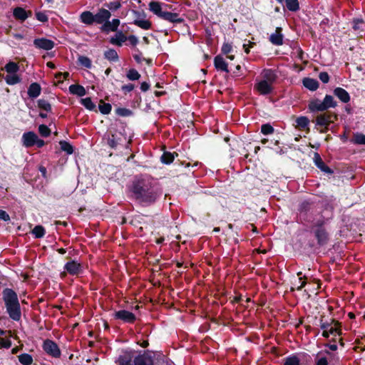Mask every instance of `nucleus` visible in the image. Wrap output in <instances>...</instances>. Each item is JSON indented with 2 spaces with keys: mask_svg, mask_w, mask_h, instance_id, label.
Segmentation results:
<instances>
[{
  "mask_svg": "<svg viewBox=\"0 0 365 365\" xmlns=\"http://www.w3.org/2000/svg\"><path fill=\"white\" fill-rule=\"evenodd\" d=\"M133 197L143 202H153L157 197L159 189L156 182L148 175L135 178L130 187Z\"/></svg>",
  "mask_w": 365,
  "mask_h": 365,
  "instance_id": "1",
  "label": "nucleus"
},
{
  "mask_svg": "<svg viewBox=\"0 0 365 365\" xmlns=\"http://www.w3.org/2000/svg\"><path fill=\"white\" fill-rule=\"evenodd\" d=\"M329 220H319L314 225H310L309 232L315 240L308 243L311 250H315L317 248L324 247L330 242L331 233L327 225Z\"/></svg>",
  "mask_w": 365,
  "mask_h": 365,
  "instance_id": "2",
  "label": "nucleus"
},
{
  "mask_svg": "<svg viewBox=\"0 0 365 365\" xmlns=\"http://www.w3.org/2000/svg\"><path fill=\"white\" fill-rule=\"evenodd\" d=\"M320 210H314L313 207H300L298 217L302 222L314 225L316 222L332 217L334 207H319Z\"/></svg>",
  "mask_w": 365,
  "mask_h": 365,
  "instance_id": "3",
  "label": "nucleus"
},
{
  "mask_svg": "<svg viewBox=\"0 0 365 365\" xmlns=\"http://www.w3.org/2000/svg\"><path fill=\"white\" fill-rule=\"evenodd\" d=\"M2 299L9 317L19 322L21 317V311L17 293L11 288H5L2 292Z\"/></svg>",
  "mask_w": 365,
  "mask_h": 365,
  "instance_id": "4",
  "label": "nucleus"
},
{
  "mask_svg": "<svg viewBox=\"0 0 365 365\" xmlns=\"http://www.w3.org/2000/svg\"><path fill=\"white\" fill-rule=\"evenodd\" d=\"M149 9L158 17L170 23L177 24L182 23L183 21V19L181 18L178 14L164 11L163 8V4L160 2H150Z\"/></svg>",
  "mask_w": 365,
  "mask_h": 365,
  "instance_id": "5",
  "label": "nucleus"
},
{
  "mask_svg": "<svg viewBox=\"0 0 365 365\" xmlns=\"http://www.w3.org/2000/svg\"><path fill=\"white\" fill-rule=\"evenodd\" d=\"M135 352L134 350H125L120 356H132V365H154V356L151 351H139L137 356H135Z\"/></svg>",
  "mask_w": 365,
  "mask_h": 365,
  "instance_id": "6",
  "label": "nucleus"
},
{
  "mask_svg": "<svg viewBox=\"0 0 365 365\" xmlns=\"http://www.w3.org/2000/svg\"><path fill=\"white\" fill-rule=\"evenodd\" d=\"M42 349L47 355L53 358L58 359L61 356V351L58 344L51 339H45L42 344Z\"/></svg>",
  "mask_w": 365,
  "mask_h": 365,
  "instance_id": "7",
  "label": "nucleus"
},
{
  "mask_svg": "<svg viewBox=\"0 0 365 365\" xmlns=\"http://www.w3.org/2000/svg\"><path fill=\"white\" fill-rule=\"evenodd\" d=\"M113 318L128 324H133L136 320L135 315L133 312L125 309L115 312L113 313Z\"/></svg>",
  "mask_w": 365,
  "mask_h": 365,
  "instance_id": "8",
  "label": "nucleus"
},
{
  "mask_svg": "<svg viewBox=\"0 0 365 365\" xmlns=\"http://www.w3.org/2000/svg\"><path fill=\"white\" fill-rule=\"evenodd\" d=\"M63 269L69 274L73 276H78L83 273V266L81 263L75 260H71L64 264Z\"/></svg>",
  "mask_w": 365,
  "mask_h": 365,
  "instance_id": "9",
  "label": "nucleus"
},
{
  "mask_svg": "<svg viewBox=\"0 0 365 365\" xmlns=\"http://www.w3.org/2000/svg\"><path fill=\"white\" fill-rule=\"evenodd\" d=\"M34 45L38 49L49 51L54 47L55 43L52 40L46 38H38L34 39Z\"/></svg>",
  "mask_w": 365,
  "mask_h": 365,
  "instance_id": "10",
  "label": "nucleus"
},
{
  "mask_svg": "<svg viewBox=\"0 0 365 365\" xmlns=\"http://www.w3.org/2000/svg\"><path fill=\"white\" fill-rule=\"evenodd\" d=\"M101 212V210H98L97 208L92 210L90 207H79L76 210V215L82 217L91 218L98 215Z\"/></svg>",
  "mask_w": 365,
  "mask_h": 365,
  "instance_id": "11",
  "label": "nucleus"
},
{
  "mask_svg": "<svg viewBox=\"0 0 365 365\" xmlns=\"http://www.w3.org/2000/svg\"><path fill=\"white\" fill-rule=\"evenodd\" d=\"M255 89L261 95L269 94L273 91L272 84L260 80L255 85Z\"/></svg>",
  "mask_w": 365,
  "mask_h": 365,
  "instance_id": "12",
  "label": "nucleus"
},
{
  "mask_svg": "<svg viewBox=\"0 0 365 365\" xmlns=\"http://www.w3.org/2000/svg\"><path fill=\"white\" fill-rule=\"evenodd\" d=\"M331 123H333L331 115L327 113L318 115L316 118V125L324 128L325 130L328 129V127Z\"/></svg>",
  "mask_w": 365,
  "mask_h": 365,
  "instance_id": "13",
  "label": "nucleus"
},
{
  "mask_svg": "<svg viewBox=\"0 0 365 365\" xmlns=\"http://www.w3.org/2000/svg\"><path fill=\"white\" fill-rule=\"evenodd\" d=\"M38 135L34 132H26L22 135V143L26 148H30L35 145Z\"/></svg>",
  "mask_w": 365,
  "mask_h": 365,
  "instance_id": "14",
  "label": "nucleus"
},
{
  "mask_svg": "<svg viewBox=\"0 0 365 365\" xmlns=\"http://www.w3.org/2000/svg\"><path fill=\"white\" fill-rule=\"evenodd\" d=\"M110 12L105 9H101L96 14L94 15L95 22L97 24L106 23L110 17Z\"/></svg>",
  "mask_w": 365,
  "mask_h": 365,
  "instance_id": "15",
  "label": "nucleus"
},
{
  "mask_svg": "<svg viewBox=\"0 0 365 365\" xmlns=\"http://www.w3.org/2000/svg\"><path fill=\"white\" fill-rule=\"evenodd\" d=\"M313 160L316 166L322 172L329 174L333 173V171L324 163L322 158L317 153H314Z\"/></svg>",
  "mask_w": 365,
  "mask_h": 365,
  "instance_id": "16",
  "label": "nucleus"
},
{
  "mask_svg": "<svg viewBox=\"0 0 365 365\" xmlns=\"http://www.w3.org/2000/svg\"><path fill=\"white\" fill-rule=\"evenodd\" d=\"M308 108L312 112H322L325 110L323 101H321L318 98L312 99L309 103Z\"/></svg>",
  "mask_w": 365,
  "mask_h": 365,
  "instance_id": "17",
  "label": "nucleus"
},
{
  "mask_svg": "<svg viewBox=\"0 0 365 365\" xmlns=\"http://www.w3.org/2000/svg\"><path fill=\"white\" fill-rule=\"evenodd\" d=\"M334 94L343 103H348L350 101L349 93L342 88H336L334 90Z\"/></svg>",
  "mask_w": 365,
  "mask_h": 365,
  "instance_id": "18",
  "label": "nucleus"
},
{
  "mask_svg": "<svg viewBox=\"0 0 365 365\" xmlns=\"http://www.w3.org/2000/svg\"><path fill=\"white\" fill-rule=\"evenodd\" d=\"M281 31V28L277 27L275 32L270 36L269 40L273 44L279 46L283 43V36Z\"/></svg>",
  "mask_w": 365,
  "mask_h": 365,
  "instance_id": "19",
  "label": "nucleus"
},
{
  "mask_svg": "<svg viewBox=\"0 0 365 365\" xmlns=\"http://www.w3.org/2000/svg\"><path fill=\"white\" fill-rule=\"evenodd\" d=\"M214 64L217 70H220L227 73L229 72L227 63L222 56H217L214 59Z\"/></svg>",
  "mask_w": 365,
  "mask_h": 365,
  "instance_id": "20",
  "label": "nucleus"
},
{
  "mask_svg": "<svg viewBox=\"0 0 365 365\" xmlns=\"http://www.w3.org/2000/svg\"><path fill=\"white\" fill-rule=\"evenodd\" d=\"M41 91L40 85L37 83H33L29 87L28 95L30 98H36L40 95Z\"/></svg>",
  "mask_w": 365,
  "mask_h": 365,
  "instance_id": "21",
  "label": "nucleus"
},
{
  "mask_svg": "<svg viewBox=\"0 0 365 365\" xmlns=\"http://www.w3.org/2000/svg\"><path fill=\"white\" fill-rule=\"evenodd\" d=\"M80 20L85 24L91 25L95 22V17L91 11H86L81 13Z\"/></svg>",
  "mask_w": 365,
  "mask_h": 365,
  "instance_id": "22",
  "label": "nucleus"
},
{
  "mask_svg": "<svg viewBox=\"0 0 365 365\" xmlns=\"http://www.w3.org/2000/svg\"><path fill=\"white\" fill-rule=\"evenodd\" d=\"M120 25V21L117 19H113L111 21L108 20L103 24V29L104 31H115L118 29V27Z\"/></svg>",
  "mask_w": 365,
  "mask_h": 365,
  "instance_id": "23",
  "label": "nucleus"
},
{
  "mask_svg": "<svg viewBox=\"0 0 365 365\" xmlns=\"http://www.w3.org/2000/svg\"><path fill=\"white\" fill-rule=\"evenodd\" d=\"M264 81H267L271 84H273V83L275 81L277 78V76L275 73L270 69L264 70L262 73Z\"/></svg>",
  "mask_w": 365,
  "mask_h": 365,
  "instance_id": "24",
  "label": "nucleus"
},
{
  "mask_svg": "<svg viewBox=\"0 0 365 365\" xmlns=\"http://www.w3.org/2000/svg\"><path fill=\"white\" fill-rule=\"evenodd\" d=\"M13 14L16 19L21 21H25L29 16L28 12L21 7L15 8Z\"/></svg>",
  "mask_w": 365,
  "mask_h": 365,
  "instance_id": "25",
  "label": "nucleus"
},
{
  "mask_svg": "<svg viewBox=\"0 0 365 365\" xmlns=\"http://www.w3.org/2000/svg\"><path fill=\"white\" fill-rule=\"evenodd\" d=\"M303 85L305 88L312 91H316L319 87L318 81L315 79L310 78H304Z\"/></svg>",
  "mask_w": 365,
  "mask_h": 365,
  "instance_id": "26",
  "label": "nucleus"
},
{
  "mask_svg": "<svg viewBox=\"0 0 365 365\" xmlns=\"http://www.w3.org/2000/svg\"><path fill=\"white\" fill-rule=\"evenodd\" d=\"M69 91L71 93L81 97L86 94L85 88L81 85H71L69 86Z\"/></svg>",
  "mask_w": 365,
  "mask_h": 365,
  "instance_id": "27",
  "label": "nucleus"
},
{
  "mask_svg": "<svg viewBox=\"0 0 365 365\" xmlns=\"http://www.w3.org/2000/svg\"><path fill=\"white\" fill-rule=\"evenodd\" d=\"M127 40V37L122 33L118 32L110 38V42L113 45L122 46V43Z\"/></svg>",
  "mask_w": 365,
  "mask_h": 365,
  "instance_id": "28",
  "label": "nucleus"
},
{
  "mask_svg": "<svg viewBox=\"0 0 365 365\" xmlns=\"http://www.w3.org/2000/svg\"><path fill=\"white\" fill-rule=\"evenodd\" d=\"M323 104H324L325 110H327L331 108H335L337 106L336 101L334 100V97L330 95L325 96V97L323 100Z\"/></svg>",
  "mask_w": 365,
  "mask_h": 365,
  "instance_id": "29",
  "label": "nucleus"
},
{
  "mask_svg": "<svg viewBox=\"0 0 365 365\" xmlns=\"http://www.w3.org/2000/svg\"><path fill=\"white\" fill-rule=\"evenodd\" d=\"M31 233L34 236L36 239L43 238L46 235V230L42 225H36Z\"/></svg>",
  "mask_w": 365,
  "mask_h": 365,
  "instance_id": "30",
  "label": "nucleus"
},
{
  "mask_svg": "<svg viewBox=\"0 0 365 365\" xmlns=\"http://www.w3.org/2000/svg\"><path fill=\"white\" fill-rule=\"evenodd\" d=\"M297 274L299 277L298 280H299V285H298L296 288L291 287V289H290L291 292H294L295 289H297L298 291L302 290V288H304L307 284V277L305 275H302V272H297Z\"/></svg>",
  "mask_w": 365,
  "mask_h": 365,
  "instance_id": "31",
  "label": "nucleus"
},
{
  "mask_svg": "<svg viewBox=\"0 0 365 365\" xmlns=\"http://www.w3.org/2000/svg\"><path fill=\"white\" fill-rule=\"evenodd\" d=\"M133 24L135 25L138 26V27H140L143 29H145V30L150 29L151 27V22L150 21L144 19H140L138 18L134 20Z\"/></svg>",
  "mask_w": 365,
  "mask_h": 365,
  "instance_id": "32",
  "label": "nucleus"
},
{
  "mask_svg": "<svg viewBox=\"0 0 365 365\" xmlns=\"http://www.w3.org/2000/svg\"><path fill=\"white\" fill-rule=\"evenodd\" d=\"M283 365H301L300 359L297 355L292 354L284 359Z\"/></svg>",
  "mask_w": 365,
  "mask_h": 365,
  "instance_id": "33",
  "label": "nucleus"
},
{
  "mask_svg": "<svg viewBox=\"0 0 365 365\" xmlns=\"http://www.w3.org/2000/svg\"><path fill=\"white\" fill-rule=\"evenodd\" d=\"M18 358L19 362L23 365H31L33 363L32 356L29 354H21L18 356Z\"/></svg>",
  "mask_w": 365,
  "mask_h": 365,
  "instance_id": "34",
  "label": "nucleus"
},
{
  "mask_svg": "<svg viewBox=\"0 0 365 365\" xmlns=\"http://www.w3.org/2000/svg\"><path fill=\"white\" fill-rule=\"evenodd\" d=\"M5 81L9 85H15L19 83L21 79L16 73H9L5 77Z\"/></svg>",
  "mask_w": 365,
  "mask_h": 365,
  "instance_id": "35",
  "label": "nucleus"
},
{
  "mask_svg": "<svg viewBox=\"0 0 365 365\" xmlns=\"http://www.w3.org/2000/svg\"><path fill=\"white\" fill-rule=\"evenodd\" d=\"M330 334L340 336L342 334V332L339 329V328H329V329L323 330L322 336L324 338H329Z\"/></svg>",
  "mask_w": 365,
  "mask_h": 365,
  "instance_id": "36",
  "label": "nucleus"
},
{
  "mask_svg": "<svg viewBox=\"0 0 365 365\" xmlns=\"http://www.w3.org/2000/svg\"><path fill=\"white\" fill-rule=\"evenodd\" d=\"M296 127L304 129L307 128L309 123L308 118L305 116H300L296 119Z\"/></svg>",
  "mask_w": 365,
  "mask_h": 365,
  "instance_id": "37",
  "label": "nucleus"
},
{
  "mask_svg": "<svg viewBox=\"0 0 365 365\" xmlns=\"http://www.w3.org/2000/svg\"><path fill=\"white\" fill-rule=\"evenodd\" d=\"M105 58L110 61H117L118 55L115 50L110 48L104 53Z\"/></svg>",
  "mask_w": 365,
  "mask_h": 365,
  "instance_id": "38",
  "label": "nucleus"
},
{
  "mask_svg": "<svg viewBox=\"0 0 365 365\" xmlns=\"http://www.w3.org/2000/svg\"><path fill=\"white\" fill-rule=\"evenodd\" d=\"M4 68L8 73H16L19 66L16 63L10 61L5 66Z\"/></svg>",
  "mask_w": 365,
  "mask_h": 365,
  "instance_id": "39",
  "label": "nucleus"
},
{
  "mask_svg": "<svg viewBox=\"0 0 365 365\" xmlns=\"http://www.w3.org/2000/svg\"><path fill=\"white\" fill-rule=\"evenodd\" d=\"M131 359L132 356L128 354L125 356H119L116 361V363L118 365H132Z\"/></svg>",
  "mask_w": 365,
  "mask_h": 365,
  "instance_id": "40",
  "label": "nucleus"
},
{
  "mask_svg": "<svg viewBox=\"0 0 365 365\" xmlns=\"http://www.w3.org/2000/svg\"><path fill=\"white\" fill-rule=\"evenodd\" d=\"M351 142L354 144L365 145V135L359 133H355Z\"/></svg>",
  "mask_w": 365,
  "mask_h": 365,
  "instance_id": "41",
  "label": "nucleus"
},
{
  "mask_svg": "<svg viewBox=\"0 0 365 365\" xmlns=\"http://www.w3.org/2000/svg\"><path fill=\"white\" fill-rule=\"evenodd\" d=\"M285 3L289 11H296L299 8L298 0H285Z\"/></svg>",
  "mask_w": 365,
  "mask_h": 365,
  "instance_id": "42",
  "label": "nucleus"
},
{
  "mask_svg": "<svg viewBox=\"0 0 365 365\" xmlns=\"http://www.w3.org/2000/svg\"><path fill=\"white\" fill-rule=\"evenodd\" d=\"M126 77L130 81H137L140 78V74L135 69L131 68L127 72Z\"/></svg>",
  "mask_w": 365,
  "mask_h": 365,
  "instance_id": "43",
  "label": "nucleus"
},
{
  "mask_svg": "<svg viewBox=\"0 0 365 365\" xmlns=\"http://www.w3.org/2000/svg\"><path fill=\"white\" fill-rule=\"evenodd\" d=\"M78 61L80 64L87 68H90L92 66L91 61L89 58L84 56H79L78 58Z\"/></svg>",
  "mask_w": 365,
  "mask_h": 365,
  "instance_id": "44",
  "label": "nucleus"
},
{
  "mask_svg": "<svg viewBox=\"0 0 365 365\" xmlns=\"http://www.w3.org/2000/svg\"><path fill=\"white\" fill-rule=\"evenodd\" d=\"M175 156L173 153L165 152L162 157L161 160L163 163L170 164L174 160Z\"/></svg>",
  "mask_w": 365,
  "mask_h": 365,
  "instance_id": "45",
  "label": "nucleus"
},
{
  "mask_svg": "<svg viewBox=\"0 0 365 365\" xmlns=\"http://www.w3.org/2000/svg\"><path fill=\"white\" fill-rule=\"evenodd\" d=\"M81 102L83 106L90 110H93L96 108V105L93 103L91 98H83Z\"/></svg>",
  "mask_w": 365,
  "mask_h": 365,
  "instance_id": "46",
  "label": "nucleus"
},
{
  "mask_svg": "<svg viewBox=\"0 0 365 365\" xmlns=\"http://www.w3.org/2000/svg\"><path fill=\"white\" fill-rule=\"evenodd\" d=\"M61 149L65 151L67 154H72L73 152V149L72 145L66 142V141H61L60 142Z\"/></svg>",
  "mask_w": 365,
  "mask_h": 365,
  "instance_id": "47",
  "label": "nucleus"
},
{
  "mask_svg": "<svg viewBox=\"0 0 365 365\" xmlns=\"http://www.w3.org/2000/svg\"><path fill=\"white\" fill-rule=\"evenodd\" d=\"M99 110L103 114H108L111 111V106L109 103H106L103 101L100 102Z\"/></svg>",
  "mask_w": 365,
  "mask_h": 365,
  "instance_id": "48",
  "label": "nucleus"
},
{
  "mask_svg": "<svg viewBox=\"0 0 365 365\" xmlns=\"http://www.w3.org/2000/svg\"><path fill=\"white\" fill-rule=\"evenodd\" d=\"M38 106L40 108L46 111H50L51 109V104L47 101L43 99H41L38 101Z\"/></svg>",
  "mask_w": 365,
  "mask_h": 365,
  "instance_id": "49",
  "label": "nucleus"
},
{
  "mask_svg": "<svg viewBox=\"0 0 365 365\" xmlns=\"http://www.w3.org/2000/svg\"><path fill=\"white\" fill-rule=\"evenodd\" d=\"M38 132L43 137H48L51 133V130L46 125L38 126Z\"/></svg>",
  "mask_w": 365,
  "mask_h": 365,
  "instance_id": "50",
  "label": "nucleus"
},
{
  "mask_svg": "<svg viewBox=\"0 0 365 365\" xmlns=\"http://www.w3.org/2000/svg\"><path fill=\"white\" fill-rule=\"evenodd\" d=\"M364 22L361 19H356L353 21V29L355 31L362 30Z\"/></svg>",
  "mask_w": 365,
  "mask_h": 365,
  "instance_id": "51",
  "label": "nucleus"
},
{
  "mask_svg": "<svg viewBox=\"0 0 365 365\" xmlns=\"http://www.w3.org/2000/svg\"><path fill=\"white\" fill-rule=\"evenodd\" d=\"M261 132L264 135L272 134L274 132V128L269 124H264L262 125Z\"/></svg>",
  "mask_w": 365,
  "mask_h": 365,
  "instance_id": "52",
  "label": "nucleus"
},
{
  "mask_svg": "<svg viewBox=\"0 0 365 365\" xmlns=\"http://www.w3.org/2000/svg\"><path fill=\"white\" fill-rule=\"evenodd\" d=\"M12 345V342L9 339H0V348L9 349Z\"/></svg>",
  "mask_w": 365,
  "mask_h": 365,
  "instance_id": "53",
  "label": "nucleus"
},
{
  "mask_svg": "<svg viewBox=\"0 0 365 365\" xmlns=\"http://www.w3.org/2000/svg\"><path fill=\"white\" fill-rule=\"evenodd\" d=\"M324 316H321L320 327L322 329L325 330V329H328L329 328H330L331 327V322H324Z\"/></svg>",
  "mask_w": 365,
  "mask_h": 365,
  "instance_id": "54",
  "label": "nucleus"
},
{
  "mask_svg": "<svg viewBox=\"0 0 365 365\" xmlns=\"http://www.w3.org/2000/svg\"><path fill=\"white\" fill-rule=\"evenodd\" d=\"M232 45L228 43H224L222 47V52L225 54H228L229 53H230L232 51Z\"/></svg>",
  "mask_w": 365,
  "mask_h": 365,
  "instance_id": "55",
  "label": "nucleus"
},
{
  "mask_svg": "<svg viewBox=\"0 0 365 365\" xmlns=\"http://www.w3.org/2000/svg\"><path fill=\"white\" fill-rule=\"evenodd\" d=\"M319 78L324 83H327L329 81V76L327 72H321Z\"/></svg>",
  "mask_w": 365,
  "mask_h": 365,
  "instance_id": "56",
  "label": "nucleus"
},
{
  "mask_svg": "<svg viewBox=\"0 0 365 365\" xmlns=\"http://www.w3.org/2000/svg\"><path fill=\"white\" fill-rule=\"evenodd\" d=\"M226 218L230 220L236 221L240 219V214L234 212L232 213H227Z\"/></svg>",
  "mask_w": 365,
  "mask_h": 365,
  "instance_id": "57",
  "label": "nucleus"
},
{
  "mask_svg": "<svg viewBox=\"0 0 365 365\" xmlns=\"http://www.w3.org/2000/svg\"><path fill=\"white\" fill-rule=\"evenodd\" d=\"M36 19L41 22H46L48 21V16L42 12H38L36 14Z\"/></svg>",
  "mask_w": 365,
  "mask_h": 365,
  "instance_id": "58",
  "label": "nucleus"
},
{
  "mask_svg": "<svg viewBox=\"0 0 365 365\" xmlns=\"http://www.w3.org/2000/svg\"><path fill=\"white\" fill-rule=\"evenodd\" d=\"M135 86L132 83H128V84H126V85H124L121 87V89L122 91L126 93H128V92H130L132 91L133 89H134Z\"/></svg>",
  "mask_w": 365,
  "mask_h": 365,
  "instance_id": "59",
  "label": "nucleus"
},
{
  "mask_svg": "<svg viewBox=\"0 0 365 365\" xmlns=\"http://www.w3.org/2000/svg\"><path fill=\"white\" fill-rule=\"evenodd\" d=\"M120 3L119 1H113L108 4V8L113 10H117L120 7Z\"/></svg>",
  "mask_w": 365,
  "mask_h": 365,
  "instance_id": "60",
  "label": "nucleus"
},
{
  "mask_svg": "<svg viewBox=\"0 0 365 365\" xmlns=\"http://www.w3.org/2000/svg\"><path fill=\"white\" fill-rule=\"evenodd\" d=\"M0 220L7 222L10 220V217L6 211L0 210Z\"/></svg>",
  "mask_w": 365,
  "mask_h": 365,
  "instance_id": "61",
  "label": "nucleus"
},
{
  "mask_svg": "<svg viewBox=\"0 0 365 365\" xmlns=\"http://www.w3.org/2000/svg\"><path fill=\"white\" fill-rule=\"evenodd\" d=\"M331 341L334 342V344H325V346L328 347L331 351L337 350L338 347L337 345L335 344L337 341L336 339L334 338Z\"/></svg>",
  "mask_w": 365,
  "mask_h": 365,
  "instance_id": "62",
  "label": "nucleus"
},
{
  "mask_svg": "<svg viewBox=\"0 0 365 365\" xmlns=\"http://www.w3.org/2000/svg\"><path fill=\"white\" fill-rule=\"evenodd\" d=\"M328 360L326 357H321L318 359L314 365H328Z\"/></svg>",
  "mask_w": 365,
  "mask_h": 365,
  "instance_id": "63",
  "label": "nucleus"
},
{
  "mask_svg": "<svg viewBox=\"0 0 365 365\" xmlns=\"http://www.w3.org/2000/svg\"><path fill=\"white\" fill-rule=\"evenodd\" d=\"M330 322L331 323V326L332 325L334 326V327H331V328H339V329L342 332L341 324L339 321H336L334 319H331Z\"/></svg>",
  "mask_w": 365,
  "mask_h": 365,
  "instance_id": "64",
  "label": "nucleus"
}]
</instances>
